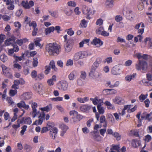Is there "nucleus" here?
<instances>
[{"label":"nucleus","instance_id":"obj_34","mask_svg":"<svg viewBox=\"0 0 152 152\" xmlns=\"http://www.w3.org/2000/svg\"><path fill=\"white\" fill-rule=\"evenodd\" d=\"M32 117L33 118H35L36 116L39 115V116H40L41 114V112L39 111H37V110H32L31 113Z\"/></svg>","mask_w":152,"mask_h":152},{"label":"nucleus","instance_id":"obj_26","mask_svg":"<svg viewBox=\"0 0 152 152\" xmlns=\"http://www.w3.org/2000/svg\"><path fill=\"white\" fill-rule=\"evenodd\" d=\"M28 40L26 38H24L23 39H18L16 40V43L19 45L20 46L23 43L28 42Z\"/></svg>","mask_w":152,"mask_h":152},{"label":"nucleus","instance_id":"obj_7","mask_svg":"<svg viewBox=\"0 0 152 152\" xmlns=\"http://www.w3.org/2000/svg\"><path fill=\"white\" fill-rule=\"evenodd\" d=\"M2 69V72L4 75L9 78L12 79V76L10 72V69L4 64H2L1 66Z\"/></svg>","mask_w":152,"mask_h":152},{"label":"nucleus","instance_id":"obj_64","mask_svg":"<svg viewBox=\"0 0 152 152\" xmlns=\"http://www.w3.org/2000/svg\"><path fill=\"white\" fill-rule=\"evenodd\" d=\"M147 120L149 121H152V112L147 115Z\"/></svg>","mask_w":152,"mask_h":152},{"label":"nucleus","instance_id":"obj_55","mask_svg":"<svg viewBox=\"0 0 152 152\" xmlns=\"http://www.w3.org/2000/svg\"><path fill=\"white\" fill-rule=\"evenodd\" d=\"M7 102L10 105H12L13 106V104L14 103V102L12 100V99L11 97H7Z\"/></svg>","mask_w":152,"mask_h":152},{"label":"nucleus","instance_id":"obj_10","mask_svg":"<svg viewBox=\"0 0 152 152\" xmlns=\"http://www.w3.org/2000/svg\"><path fill=\"white\" fill-rule=\"evenodd\" d=\"M96 68L92 67L91 69L89 76L92 79L97 78L99 75V73L96 70Z\"/></svg>","mask_w":152,"mask_h":152},{"label":"nucleus","instance_id":"obj_62","mask_svg":"<svg viewBox=\"0 0 152 152\" xmlns=\"http://www.w3.org/2000/svg\"><path fill=\"white\" fill-rule=\"evenodd\" d=\"M103 20L101 18L98 19L96 22V25L101 26L103 24Z\"/></svg>","mask_w":152,"mask_h":152},{"label":"nucleus","instance_id":"obj_12","mask_svg":"<svg viewBox=\"0 0 152 152\" xmlns=\"http://www.w3.org/2000/svg\"><path fill=\"white\" fill-rule=\"evenodd\" d=\"M90 99L94 105H97V106H102L103 104V102L102 99H100L97 97L94 98H91Z\"/></svg>","mask_w":152,"mask_h":152},{"label":"nucleus","instance_id":"obj_11","mask_svg":"<svg viewBox=\"0 0 152 152\" xmlns=\"http://www.w3.org/2000/svg\"><path fill=\"white\" fill-rule=\"evenodd\" d=\"M21 4L25 8L28 9L34 6V4L32 1H30L28 2L27 0H24L22 1Z\"/></svg>","mask_w":152,"mask_h":152},{"label":"nucleus","instance_id":"obj_51","mask_svg":"<svg viewBox=\"0 0 152 152\" xmlns=\"http://www.w3.org/2000/svg\"><path fill=\"white\" fill-rule=\"evenodd\" d=\"M38 63V59L37 58L35 57L34 58L33 61L32 62V65L33 66L35 67L37 66Z\"/></svg>","mask_w":152,"mask_h":152},{"label":"nucleus","instance_id":"obj_28","mask_svg":"<svg viewBox=\"0 0 152 152\" xmlns=\"http://www.w3.org/2000/svg\"><path fill=\"white\" fill-rule=\"evenodd\" d=\"M113 0H106L105 5L107 8H112L113 7Z\"/></svg>","mask_w":152,"mask_h":152},{"label":"nucleus","instance_id":"obj_4","mask_svg":"<svg viewBox=\"0 0 152 152\" xmlns=\"http://www.w3.org/2000/svg\"><path fill=\"white\" fill-rule=\"evenodd\" d=\"M82 10L83 13L86 16V18L88 19H91L90 15H94L96 12L95 10L92 9L85 5H82Z\"/></svg>","mask_w":152,"mask_h":152},{"label":"nucleus","instance_id":"obj_54","mask_svg":"<svg viewBox=\"0 0 152 152\" xmlns=\"http://www.w3.org/2000/svg\"><path fill=\"white\" fill-rule=\"evenodd\" d=\"M27 127V126L24 125L21 127L22 130L20 132V133L21 135L24 134L26 130Z\"/></svg>","mask_w":152,"mask_h":152},{"label":"nucleus","instance_id":"obj_36","mask_svg":"<svg viewBox=\"0 0 152 152\" xmlns=\"http://www.w3.org/2000/svg\"><path fill=\"white\" fill-rule=\"evenodd\" d=\"M50 66L52 69H53L54 71H56L58 70V69L56 67L55 62L53 60L51 61L49 64Z\"/></svg>","mask_w":152,"mask_h":152},{"label":"nucleus","instance_id":"obj_45","mask_svg":"<svg viewBox=\"0 0 152 152\" xmlns=\"http://www.w3.org/2000/svg\"><path fill=\"white\" fill-rule=\"evenodd\" d=\"M32 120L31 118L30 117H26L24 120V123L25 124L30 125L32 123Z\"/></svg>","mask_w":152,"mask_h":152},{"label":"nucleus","instance_id":"obj_16","mask_svg":"<svg viewBox=\"0 0 152 152\" xmlns=\"http://www.w3.org/2000/svg\"><path fill=\"white\" fill-rule=\"evenodd\" d=\"M103 42L99 38H95L91 42V44L95 45L97 47H99L103 44Z\"/></svg>","mask_w":152,"mask_h":152},{"label":"nucleus","instance_id":"obj_49","mask_svg":"<svg viewBox=\"0 0 152 152\" xmlns=\"http://www.w3.org/2000/svg\"><path fill=\"white\" fill-rule=\"evenodd\" d=\"M113 135L116 138L117 140H120L121 138V135L117 132H115L113 133Z\"/></svg>","mask_w":152,"mask_h":152},{"label":"nucleus","instance_id":"obj_60","mask_svg":"<svg viewBox=\"0 0 152 152\" xmlns=\"http://www.w3.org/2000/svg\"><path fill=\"white\" fill-rule=\"evenodd\" d=\"M25 149L26 152H30L31 149V146L26 145L25 146Z\"/></svg>","mask_w":152,"mask_h":152},{"label":"nucleus","instance_id":"obj_6","mask_svg":"<svg viewBox=\"0 0 152 152\" xmlns=\"http://www.w3.org/2000/svg\"><path fill=\"white\" fill-rule=\"evenodd\" d=\"M133 106V105H126L124 106V108L122 110L121 113H119L120 115L122 116L124 115L125 114V110H127V112L129 113H131L135 111L137 108V105H135L132 108Z\"/></svg>","mask_w":152,"mask_h":152},{"label":"nucleus","instance_id":"obj_1","mask_svg":"<svg viewBox=\"0 0 152 152\" xmlns=\"http://www.w3.org/2000/svg\"><path fill=\"white\" fill-rule=\"evenodd\" d=\"M52 104H50L45 107L39 108V109L42 111L41 114L40 116H38L39 119L36 120L33 123V125L37 126L41 125L45 120V114L44 112H49L52 110Z\"/></svg>","mask_w":152,"mask_h":152},{"label":"nucleus","instance_id":"obj_23","mask_svg":"<svg viewBox=\"0 0 152 152\" xmlns=\"http://www.w3.org/2000/svg\"><path fill=\"white\" fill-rule=\"evenodd\" d=\"M68 77L70 80H74L76 77V73L75 71H73L69 74Z\"/></svg>","mask_w":152,"mask_h":152},{"label":"nucleus","instance_id":"obj_46","mask_svg":"<svg viewBox=\"0 0 152 152\" xmlns=\"http://www.w3.org/2000/svg\"><path fill=\"white\" fill-rule=\"evenodd\" d=\"M83 116L80 114H79L78 113L75 116V119H73L74 122H76L77 121H79L83 118Z\"/></svg>","mask_w":152,"mask_h":152},{"label":"nucleus","instance_id":"obj_29","mask_svg":"<svg viewBox=\"0 0 152 152\" xmlns=\"http://www.w3.org/2000/svg\"><path fill=\"white\" fill-rule=\"evenodd\" d=\"M132 146L134 148H137L140 145V142L139 140H133L131 142Z\"/></svg>","mask_w":152,"mask_h":152},{"label":"nucleus","instance_id":"obj_57","mask_svg":"<svg viewBox=\"0 0 152 152\" xmlns=\"http://www.w3.org/2000/svg\"><path fill=\"white\" fill-rule=\"evenodd\" d=\"M73 59H68L66 62V66H68L72 65L73 64Z\"/></svg>","mask_w":152,"mask_h":152},{"label":"nucleus","instance_id":"obj_58","mask_svg":"<svg viewBox=\"0 0 152 152\" xmlns=\"http://www.w3.org/2000/svg\"><path fill=\"white\" fill-rule=\"evenodd\" d=\"M104 62H107V64H109L112 62V58L111 57H107L104 61Z\"/></svg>","mask_w":152,"mask_h":152},{"label":"nucleus","instance_id":"obj_59","mask_svg":"<svg viewBox=\"0 0 152 152\" xmlns=\"http://www.w3.org/2000/svg\"><path fill=\"white\" fill-rule=\"evenodd\" d=\"M50 70V66L49 65L46 66L45 67V75L48 74Z\"/></svg>","mask_w":152,"mask_h":152},{"label":"nucleus","instance_id":"obj_53","mask_svg":"<svg viewBox=\"0 0 152 152\" xmlns=\"http://www.w3.org/2000/svg\"><path fill=\"white\" fill-rule=\"evenodd\" d=\"M37 71L35 70L32 71L31 74V77L34 79H35L37 77Z\"/></svg>","mask_w":152,"mask_h":152},{"label":"nucleus","instance_id":"obj_48","mask_svg":"<svg viewBox=\"0 0 152 152\" xmlns=\"http://www.w3.org/2000/svg\"><path fill=\"white\" fill-rule=\"evenodd\" d=\"M17 93V90L11 89L10 91L9 95L11 96H13L16 95Z\"/></svg>","mask_w":152,"mask_h":152},{"label":"nucleus","instance_id":"obj_20","mask_svg":"<svg viewBox=\"0 0 152 152\" xmlns=\"http://www.w3.org/2000/svg\"><path fill=\"white\" fill-rule=\"evenodd\" d=\"M17 105L19 108H24L26 110H28L29 108V106L28 105H26L25 102L23 101H20V103H18L17 104Z\"/></svg>","mask_w":152,"mask_h":152},{"label":"nucleus","instance_id":"obj_39","mask_svg":"<svg viewBox=\"0 0 152 152\" xmlns=\"http://www.w3.org/2000/svg\"><path fill=\"white\" fill-rule=\"evenodd\" d=\"M148 96V94L144 95L143 94H141L139 97V99L140 102H142L144 100L147 98Z\"/></svg>","mask_w":152,"mask_h":152},{"label":"nucleus","instance_id":"obj_44","mask_svg":"<svg viewBox=\"0 0 152 152\" xmlns=\"http://www.w3.org/2000/svg\"><path fill=\"white\" fill-rule=\"evenodd\" d=\"M8 4H6L8 6L7 9L10 10H12L15 8V6L13 4V3L11 1V2L9 3Z\"/></svg>","mask_w":152,"mask_h":152},{"label":"nucleus","instance_id":"obj_37","mask_svg":"<svg viewBox=\"0 0 152 152\" xmlns=\"http://www.w3.org/2000/svg\"><path fill=\"white\" fill-rule=\"evenodd\" d=\"M78 112L75 110H71L69 112V115L72 116L73 119H75V116L78 114Z\"/></svg>","mask_w":152,"mask_h":152},{"label":"nucleus","instance_id":"obj_14","mask_svg":"<svg viewBox=\"0 0 152 152\" xmlns=\"http://www.w3.org/2000/svg\"><path fill=\"white\" fill-rule=\"evenodd\" d=\"M112 101L113 103L116 104L120 105L124 104V99L122 97L119 96H116L112 99Z\"/></svg>","mask_w":152,"mask_h":152},{"label":"nucleus","instance_id":"obj_33","mask_svg":"<svg viewBox=\"0 0 152 152\" xmlns=\"http://www.w3.org/2000/svg\"><path fill=\"white\" fill-rule=\"evenodd\" d=\"M55 30V28L53 26H51L49 28H47L45 29V34L48 35L50 34L52 32H53Z\"/></svg>","mask_w":152,"mask_h":152},{"label":"nucleus","instance_id":"obj_17","mask_svg":"<svg viewBox=\"0 0 152 152\" xmlns=\"http://www.w3.org/2000/svg\"><path fill=\"white\" fill-rule=\"evenodd\" d=\"M120 67L118 65L114 66L111 70L112 74L114 75H119L120 73Z\"/></svg>","mask_w":152,"mask_h":152},{"label":"nucleus","instance_id":"obj_38","mask_svg":"<svg viewBox=\"0 0 152 152\" xmlns=\"http://www.w3.org/2000/svg\"><path fill=\"white\" fill-rule=\"evenodd\" d=\"M87 21L84 19L82 20L80 25V27L86 28L87 26Z\"/></svg>","mask_w":152,"mask_h":152},{"label":"nucleus","instance_id":"obj_30","mask_svg":"<svg viewBox=\"0 0 152 152\" xmlns=\"http://www.w3.org/2000/svg\"><path fill=\"white\" fill-rule=\"evenodd\" d=\"M31 97V94L29 93H24L22 96L21 98L25 100H28Z\"/></svg>","mask_w":152,"mask_h":152},{"label":"nucleus","instance_id":"obj_47","mask_svg":"<svg viewBox=\"0 0 152 152\" xmlns=\"http://www.w3.org/2000/svg\"><path fill=\"white\" fill-rule=\"evenodd\" d=\"M104 30V28L103 27H100L96 30V33L97 34L101 35Z\"/></svg>","mask_w":152,"mask_h":152},{"label":"nucleus","instance_id":"obj_43","mask_svg":"<svg viewBox=\"0 0 152 152\" xmlns=\"http://www.w3.org/2000/svg\"><path fill=\"white\" fill-rule=\"evenodd\" d=\"M143 37L141 35H139L134 37V41L135 42H137L138 41H141Z\"/></svg>","mask_w":152,"mask_h":152},{"label":"nucleus","instance_id":"obj_31","mask_svg":"<svg viewBox=\"0 0 152 152\" xmlns=\"http://www.w3.org/2000/svg\"><path fill=\"white\" fill-rule=\"evenodd\" d=\"M92 135L94 139L96 140L100 141L101 140V137L98 133L96 132H94L93 133Z\"/></svg>","mask_w":152,"mask_h":152},{"label":"nucleus","instance_id":"obj_63","mask_svg":"<svg viewBox=\"0 0 152 152\" xmlns=\"http://www.w3.org/2000/svg\"><path fill=\"white\" fill-rule=\"evenodd\" d=\"M86 76V73L84 71H82L81 72L80 77L83 79H85Z\"/></svg>","mask_w":152,"mask_h":152},{"label":"nucleus","instance_id":"obj_61","mask_svg":"<svg viewBox=\"0 0 152 152\" xmlns=\"http://www.w3.org/2000/svg\"><path fill=\"white\" fill-rule=\"evenodd\" d=\"M147 79L151 83H152V75L150 73H148L146 74Z\"/></svg>","mask_w":152,"mask_h":152},{"label":"nucleus","instance_id":"obj_9","mask_svg":"<svg viewBox=\"0 0 152 152\" xmlns=\"http://www.w3.org/2000/svg\"><path fill=\"white\" fill-rule=\"evenodd\" d=\"M58 88L61 91H66L67 90L68 85L67 83L64 81L59 82L57 85Z\"/></svg>","mask_w":152,"mask_h":152},{"label":"nucleus","instance_id":"obj_22","mask_svg":"<svg viewBox=\"0 0 152 152\" xmlns=\"http://www.w3.org/2000/svg\"><path fill=\"white\" fill-rule=\"evenodd\" d=\"M136 75L137 74L135 73H134L132 75H127L125 77V79L128 82H130L131 80L134 79L136 77Z\"/></svg>","mask_w":152,"mask_h":152},{"label":"nucleus","instance_id":"obj_15","mask_svg":"<svg viewBox=\"0 0 152 152\" xmlns=\"http://www.w3.org/2000/svg\"><path fill=\"white\" fill-rule=\"evenodd\" d=\"M58 132V129L56 127H53L50 132V136L51 138L54 140L57 136Z\"/></svg>","mask_w":152,"mask_h":152},{"label":"nucleus","instance_id":"obj_2","mask_svg":"<svg viewBox=\"0 0 152 152\" xmlns=\"http://www.w3.org/2000/svg\"><path fill=\"white\" fill-rule=\"evenodd\" d=\"M60 47L57 44L54 43H50L47 45L46 50L50 55H58L59 54Z\"/></svg>","mask_w":152,"mask_h":152},{"label":"nucleus","instance_id":"obj_56","mask_svg":"<svg viewBox=\"0 0 152 152\" xmlns=\"http://www.w3.org/2000/svg\"><path fill=\"white\" fill-rule=\"evenodd\" d=\"M68 5L69 6L75 7L76 5V3L73 1H69L67 3Z\"/></svg>","mask_w":152,"mask_h":152},{"label":"nucleus","instance_id":"obj_32","mask_svg":"<svg viewBox=\"0 0 152 152\" xmlns=\"http://www.w3.org/2000/svg\"><path fill=\"white\" fill-rule=\"evenodd\" d=\"M120 148L119 145H113L112 147L110 149V152H118V150Z\"/></svg>","mask_w":152,"mask_h":152},{"label":"nucleus","instance_id":"obj_41","mask_svg":"<svg viewBox=\"0 0 152 152\" xmlns=\"http://www.w3.org/2000/svg\"><path fill=\"white\" fill-rule=\"evenodd\" d=\"M0 59L1 61L4 62L7 61L8 57L6 55L4 54L0 56Z\"/></svg>","mask_w":152,"mask_h":152},{"label":"nucleus","instance_id":"obj_35","mask_svg":"<svg viewBox=\"0 0 152 152\" xmlns=\"http://www.w3.org/2000/svg\"><path fill=\"white\" fill-rule=\"evenodd\" d=\"M104 104L107 106V108L108 109H114L115 107L113 105L111 104V103L108 101H106L104 102Z\"/></svg>","mask_w":152,"mask_h":152},{"label":"nucleus","instance_id":"obj_13","mask_svg":"<svg viewBox=\"0 0 152 152\" xmlns=\"http://www.w3.org/2000/svg\"><path fill=\"white\" fill-rule=\"evenodd\" d=\"M15 40V37L14 36H12L10 38L5 41V44L6 46H9L11 45L13 46L16 43Z\"/></svg>","mask_w":152,"mask_h":152},{"label":"nucleus","instance_id":"obj_40","mask_svg":"<svg viewBox=\"0 0 152 152\" xmlns=\"http://www.w3.org/2000/svg\"><path fill=\"white\" fill-rule=\"evenodd\" d=\"M60 127L61 129V131H65L66 132L67 130L69 129L68 126L64 124H62L60 125Z\"/></svg>","mask_w":152,"mask_h":152},{"label":"nucleus","instance_id":"obj_52","mask_svg":"<svg viewBox=\"0 0 152 152\" xmlns=\"http://www.w3.org/2000/svg\"><path fill=\"white\" fill-rule=\"evenodd\" d=\"M97 109L99 113L100 114H103L104 112V110L103 107H102V106H97Z\"/></svg>","mask_w":152,"mask_h":152},{"label":"nucleus","instance_id":"obj_50","mask_svg":"<svg viewBox=\"0 0 152 152\" xmlns=\"http://www.w3.org/2000/svg\"><path fill=\"white\" fill-rule=\"evenodd\" d=\"M41 39L39 38H38L35 39L34 41V42L36 46H40L41 44H40V42L41 41Z\"/></svg>","mask_w":152,"mask_h":152},{"label":"nucleus","instance_id":"obj_24","mask_svg":"<svg viewBox=\"0 0 152 152\" xmlns=\"http://www.w3.org/2000/svg\"><path fill=\"white\" fill-rule=\"evenodd\" d=\"M42 85L39 83H35L33 87L34 89L38 92L41 91L42 90Z\"/></svg>","mask_w":152,"mask_h":152},{"label":"nucleus","instance_id":"obj_18","mask_svg":"<svg viewBox=\"0 0 152 152\" xmlns=\"http://www.w3.org/2000/svg\"><path fill=\"white\" fill-rule=\"evenodd\" d=\"M92 108L91 105L87 104H82L80 107V110L83 112H87L89 111Z\"/></svg>","mask_w":152,"mask_h":152},{"label":"nucleus","instance_id":"obj_8","mask_svg":"<svg viewBox=\"0 0 152 152\" xmlns=\"http://www.w3.org/2000/svg\"><path fill=\"white\" fill-rule=\"evenodd\" d=\"M73 42L72 40L69 39L66 42L64 45V49L66 53L70 52L72 49Z\"/></svg>","mask_w":152,"mask_h":152},{"label":"nucleus","instance_id":"obj_27","mask_svg":"<svg viewBox=\"0 0 152 152\" xmlns=\"http://www.w3.org/2000/svg\"><path fill=\"white\" fill-rule=\"evenodd\" d=\"M144 41L145 43L148 45V47L152 49V38L147 37L145 39Z\"/></svg>","mask_w":152,"mask_h":152},{"label":"nucleus","instance_id":"obj_42","mask_svg":"<svg viewBox=\"0 0 152 152\" xmlns=\"http://www.w3.org/2000/svg\"><path fill=\"white\" fill-rule=\"evenodd\" d=\"M50 99L52 101L54 102H58L62 101L63 100V98L61 97L58 96L56 97L52 98Z\"/></svg>","mask_w":152,"mask_h":152},{"label":"nucleus","instance_id":"obj_21","mask_svg":"<svg viewBox=\"0 0 152 152\" xmlns=\"http://www.w3.org/2000/svg\"><path fill=\"white\" fill-rule=\"evenodd\" d=\"M100 123H103L104 124L102 125L103 127L106 128L107 126V122L106 120L105 117L104 115H102L100 117Z\"/></svg>","mask_w":152,"mask_h":152},{"label":"nucleus","instance_id":"obj_5","mask_svg":"<svg viewBox=\"0 0 152 152\" xmlns=\"http://www.w3.org/2000/svg\"><path fill=\"white\" fill-rule=\"evenodd\" d=\"M89 54L87 51H79L75 53L73 56V59L74 61H77L79 60L83 59L87 57Z\"/></svg>","mask_w":152,"mask_h":152},{"label":"nucleus","instance_id":"obj_25","mask_svg":"<svg viewBox=\"0 0 152 152\" xmlns=\"http://www.w3.org/2000/svg\"><path fill=\"white\" fill-rule=\"evenodd\" d=\"M102 61V59L100 58H97L93 64L92 67L97 69L99 66V64Z\"/></svg>","mask_w":152,"mask_h":152},{"label":"nucleus","instance_id":"obj_19","mask_svg":"<svg viewBox=\"0 0 152 152\" xmlns=\"http://www.w3.org/2000/svg\"><path fill=\"white\" fill-rule=\"evenodd\" d=\"M56 76L55 75H53L51 78L47 80V82L49 85L51 86L54 85V82H56Z\"/></svg>","mask_w":152,"mask_h":152},{"label":"nucleus","instance_id":"obj_3","mask_svg":"<svg viewBox=\"0 0 152 152\" xmlns=\"http://www.w3.org/2000/svg\"><path fill=\"white\" fill-rule=\"evenodd\" d=\"M135 68L137 70H140L142 73H145L147 72L148 68V63L145 61L139 60L135 65Z\"/></svg>","mask_w":152,"mask_h":152}]
</instances>
